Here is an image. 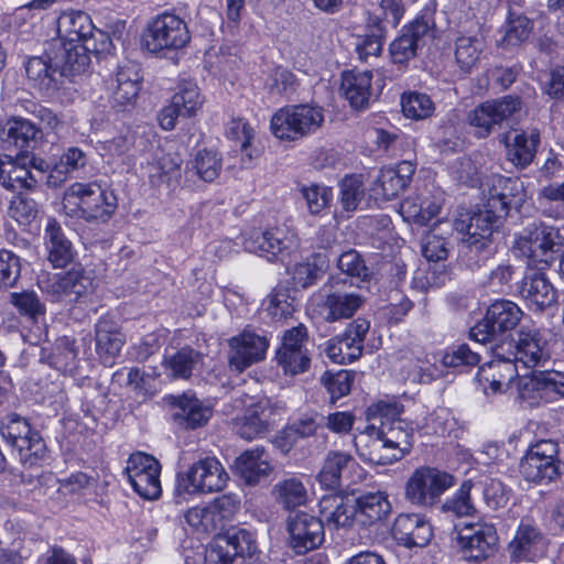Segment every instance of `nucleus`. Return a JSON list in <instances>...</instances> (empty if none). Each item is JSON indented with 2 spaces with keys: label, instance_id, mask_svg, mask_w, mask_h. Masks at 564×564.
Segmentation results:
<instances>
[{
  "label": "nucleus",
  "instance_id": "f257e3e1",
  "mask_svg": "<svg viewBox=\"0 0 564 564\" xmlns=\"http://www.w3.org/2000/svg\"><path fill=\"white\" fill-rule=\"evenodd\" d=\"M523 200V185L518 178L494 175L482 188V209L467 219H456L454 227L458 232L466 234L465 241L468 245L482 248L499 220Z\"/></svg>",
  "mask_w": 564,
  "mask_h": 564
},
{
  "label": "nucleus",
  "instance_id": "f03ea898",
  "mask_svg": "<svg viewBox=\"0 0 564 564\" xmlns=\"http://www.w3.org/2000/svg\"><path fill=\"white\" fill-rule=\"evenodd\" d=\"M64 212L87 221H106L117 208L116 196L97 183H74L64 193Z\"/></svg>",
  "mask_w": 564,
  "mask_h": 564
},
{
  "label": "nucleus",
  "instance_id": "7ed1b4c3",
  "mask_svg": "<svg viewBox=\"0 0 564 564\" xmlns=\"http://www.w3.org/2000/svg\"><path fill=\"white\" fill-rule=\"evenodd\" d=\"M324 122L323 107L302 104L279 109L271 118L270 128L280 140L296 141L316 133Z\"/></svg>",
  "mask_w": 564,
  "mask_h": 564
},
{
  "label": "nucleus",
  "instance_id": "20e7f679",
  "mask_svg": "<svg viewBox=\"0 0 564 564\" xmlns=\"http://www.w3.org/2000/svg\"><path fill=\"white\" fill-rule=\"evenodd\" d=\"M1 436L18 453L24 467H33L46 457V445L39 432L17 413L9 414L0 427Z\"/></svg>",
  "mask_w": 564,
  "mask_h": 564
},
{
  "label": "nucleus",
  "instance_id": "39448f33",
  "mask_svg": "<svg viewBox=\"0 0 564 564\" xmlns=\"http://www.w3.org/2000/svg\"><path fill=\"white\" fill-rule=\"evenodd\" d=\"M558 230L543 223L528 225L516 241V248L528 259L527 267L549 269L554 248L562 243Z\"/></svg>",
  "mask_w": 564,
  "mask_h": 564
},
{
  "label": "nucleus",
  "instance_id": "423d86ee",
  "mask_svg": "<svg viewBox=\"0 0 564 564\" xmlns=\"http://www.w3.org/2000/svg\"><path fill=\"white\" fill-rule=\"evenodd\" d=\"M191 33L186 22L178 15L164 12L154 18L143 34L145 48L151 53L177 51L186 46Z\"/></svg>",
  "mask_w": 564,
  "mask_h": 564
},
{
  "label": "nucleus",
  "instance_id": "0eeeda50",
  "mask_svg": "<svg viewBox=\"0 0 564 564\" xmlns=\"http://www.w3.org/2000/svg\"><path fill=\"white\" fill-rule=\"evenodd\" d=\"M522 105L519 97L503 96L498 99L481 102L467 115V122L474 129V135L487 138L503 122L512 121L521 111Z\"/></svg>",
  "mask_w": 564,
  "mask_h": 564
},
{
  "label": "nucleus",
  "instance_id": "6e6552de",
  "mask_svg": "<svg viewBox=\"0 0 564 564\" xmlns=\"http://www.w3.org/2000/svg\"><path fill=\"white\" fill-rule=\"evenodd\" d=\"M39 285L53 302L75 303L94 291L93 278L80 267L47 275Z\"/></svg>",
  "mask_w": 564,
  "mask_h": 564
},
{
  "label": "nucleus",
  "instance_id": "1a4fd4ad",
  "mask_svg": "<svg viewBox=\"0 0 564 564\" xmlns=\"http://www.w3.org/2000/svg\"><path fill=\"white\" fill-rule=\"evenodd\" d=\"M228 480L229 475L223 464L214 456H206L178 478V489L189 495L219 492Z\"/></svg>",
  "mask_w": 564,
  "mask_h": 564
},
{
  "label": "nucleus",
  "instance_id": "9d476101",
  "mask_svg": "<svg viewBox=\"0 0 564 564\" xmlns=\"http://www.w3.org/2000/svg\"><path fill=\"white\" fill-rule=\"evenodd\" d=\"M453 477L434 467L416 468L405 484V498L420 507L433 506L453 486Z\"/></svg>",
  "mask_w": 564,
  "mask_h": 564
},
{
  "label": "nucleus",
  "instance_id": "9b49d317",
  "mask_svg": "<svg viewBox=\"0 0 564 564\" xmlns=\"http://www.w3.org/2000/svg\"><path fill=\"white\" fill-rule=\"evenodd\" d=\"M494 359L479 367L477 379L486 395L501 394L512 388L518 387L519 379L518 366L508 356L503 345H497L491 348Z\"/></svg>",
  "mask_w": 564,
  "mask_h": 564
},
{
  "label": "nucleus",
  "instance_id": "f8f14e48",
  "mask_svg": "<svg viewBox=\"0 0 564 564\" xmlns=\"http://www.w3.org/2000/svg\"><path fill=\"white\" fill-rule=\"evenodd\" d=\"M522 315L516 303L508 300L496 301L488 307L484 319L470 328L469 337L478 344L491 343L496 336L513 329Z\"/></svg>",
  "mask_w": 564,
  "mask_h": 564
},
{
  "label": "nucleus",
  "instance_id": "ddd939ff",
  "mask_svg": "<svg viewBox=\"0 0 564 564\" xmlns=\"http://www.w3.org/2000/svg\"><path fill=\"white\" fill-rule=\"evenodd\" d=\"M547 549V536L534 520L525 518L518 524L507 552L513 563H535L546 556Z\"/></svg>",
  "mask_w": 564,
  "mask_h": 564
},
{
  "label": "nucleus",
  "instance_id": "4468645a",
  "mask_svg": "<svg viewBox=\"0 0 564 564\" xmlns=\"http://www.w3.org/2000/svg\"><path fill=\"white\" fill-rule=\"evenodd\" d=\"M454 530L464 556L469 561L481 562L492 557L498 551L499 539L496 528L486 522L456 524Z\"/></svg>",
  "mask_w": 564,
  "mask_h": 564
},
{
  "label": "nucleus",
  "instance_id": "2eb2a0df",
  "mask_svg": "<svg viewBox=\"0 0 564 564\" xmlns=\"http://www.w3.org/2000/svg\"><path fill=\"white\" fill-rule=\"evenodd\" d=\"M365 475L364 468L349 453L329 451L316 478L323 488L335 490L360 482Z\"/></svg>",
  "mask_w": 564,
  "mask_h": 564
},
{
  "label": "nucleus",
  "instance_id": "dca6fc26",
  "mask_svg": "<svg viewBox=\"0 0 564 564\" xmlns=\"http://www.w3.org/2000/svg\"><path fill=\"white\" fill-rule=\"evenodd\" d=\"M558 446L552 440H541L531 445L520 462V473L532 482L552 481L558 471Z\"/></svg>",
  "mask_w": 564,
  "mask_h": 564
},
{
  "label": "nucleus",
  "instance_id": "f3484780",
  "mask_svg": "<svg viewBox=\"0 0 564 564\" xmlns=\"http://www.w3.org/2000/svg\"><path fill=\"white\" fill-rule=\"evenodd\" d=\"M124 471L131 487L141 498L155 500L161 496V465L152 455L141 452L132 454Z\"/></svg>",
  "mask_w": 564,
  "mask_h": 564
},
{
  "label": "nucleus",
  "instance_id": "a211bd4d",
  "mask_svg": "<svg viewBox=\"0 0 564 564\" xmlns=\"http://www.w3.org/2000/svg\"><path fill=\"white\" fill-rule=\"evenodd\" d=\"M270 341L261 333L246 328L228 339V365L231 371L241 373L265 358Z\"/></svg>",
  "mask_w": 564,
  "mask_h": 564
},
{
  "label": "nucleus",
  "instance_id": "6ab92c4d",
  "mask_svg": "<svg viewBox=\"0 0 564 564\" xmlns=\"http://www.w3.org/2000/svg\"><path fill=\"white\" fill-rule=\"evenodd\" d=\"M249 401L243 415L235 419L234 429L241 438L252 441L262 437L280 413L268 398H250Z\"/></svg>",
  "mask_w": 564,
  "mask_h": 564
},
{
  "label": "nucleus",
  "instance_id": "aec40b11",
  "mask_svg": "<svg viewBox=\"0 0 564 564\" xmlns=\"http://www.w3.org/2000/svg\"><path fill=\"white\" fill-rule=\"evenodd\" d=\"M98 51V45L54 40L51 44V58L65 80L85 73L90 64V53Z\"/></svg>",
  "mask_w": 564,
  "mask_h": 564
},
{
  "label": "nucleus",
  "instance_id": "412c9836",
  "mask_svg": "<svg viewBox=\"0 0 564 564\" xmlns=\"http://www.w3.org/2000/svg\"><path fill=\"white\" fill-rule=\"evenodd\" d=\"M508 347L506 352L517 366L522 364L525 368H534L543 366L550 359L547 341L536 328L522 326L517 340L508 343Z\"/></svg>",
  "mask_w": 564,
  "mask_h": 564
},
{
  "label": "nucleus",
  "instance_id": "4be33fe9",
  "mask_svg": "<svg viewBox=\"0 0 564 564\" xmlns=\"http://www.w3.org/2000/svg\"><path fill=\"white\" fill-rule=\"evenodd\" d=\"M370 323L364 318L351 322L341 336L327 341L325 354L335 364H348L358 359L364 349Z\"/></svg>",
  "mask_w": 564,
  "mask_h": 564
},
{
  "label": "nucleus",
  "instance_id": "5701e85b",
  "mask_svg": "<svg viewBox=\"0 0 564 564\" xmlns=\"http://www.w3.org/2000/svg\"><path fill=\"white\" fill-rule=\"evenodd\" d=\"M140 66L133 62H124L108 79L110 101L115 108L126 110L133 107L141 86Z\"/></svg>",
  "mask_w": 564,
  "mask_h": 564
},
{
  "label": "nucleus",
  "instance_id": "b1692460",
  "mask_svg": "<svg viewBox=\"0 0 564 564\" xmlns=\"http://www.w3.org/2000/svg\"><path fill=\"white\" fill-rule=\"evenodd\" d=\"M242 239L246 251L258 253L269 260L296 247L295 235L281 227L269 228L262 232L253 230L249 235H243Z\"/></svg>",
  "mask_w": 564,
  "mask_h": 564
},
{
  "label": "nucleus",
  "instance_id": "393cba45",
  "mask_svg": "<svg viewBox=\"0 0 564 564\" xmlns=\"http://www.w3.org/2000/svg\"><path fill=\"white\" fill-rule=\"evenodd\" d=\"M545 270L540 267H527L519 288L521 297L536 311H543L557 301L556 291L547 279Z\"/></svg>",
  "mask_w": 564,
  "mask_h": 564
},
{
  "label": "nucleus",
  "instance_id": "a878e982",
  "mask_svg": "<svg viewBox=\"0 0 564 564\" xmlns=\"http://www.w3.org/2000/svg\"><path fill=\"white\" fill-rule=\"evenodd\" d=\"M290 546L299 554L318 547L324 541V529L321 521L308 513L297 512L288 521Z\"/></svg>",
  "mask_w": 564,
  "mask_h": 564
},
{
  "label": "nucleus",
  "instance_id": "bb28decb",
  "mask_svg": "<svg viewBox=\"0 0 564 564\" xmlns=\"http://www.w3.org/2000/svg\"><path fill=\"white\" fill-rule=\"evenodd\" d=\"M57 33L56 40L87 45H97L96 35L105 37V33L95 28L86 12L76 10H66L61 13L57 20Z\"/></svg>",
  "mask_w": 564,
  "mask_h": 564
},
{
  "label": "nucleus",
  "instance_id": "cd10ccee",
  "mask_svg": "<svg viewBox=\"0 0 564 564\" xmlns=\"http://www.w3.org/2000/svg\"><path fill=\"white\" fill-rule=\"evenodd\" d=\"M356 451L365 462L376 465H389L401 457L377 432L376 424H369L354 438Z\"/></svg>",
  "mask_w": 564,
  "mask_h": 564
},
{
  "label": "nucleus",
  "instance_id": "c85d7f7f",
  "mask_svg": "<svg viewBox=\"0 0 564 564\" xmlns=\"http://www.w3.org/2000/svg\"><path fill=\"white\" fill-rule=\"evenodd\" d=\"M40 134V130L30 120L11 118L0 130V142L4 150L15 151L20 155L35 147Z\"/></svg>",
  "mask_w": 564,
  "mask_h": 564
},
{
  "label": "nucleus",
  "instance_id": "c756f323",
  "mask_svg": "<svg viewBox=\"0 0 564 564\" xmlns=\"http://www.w3.org/2000/svg\"><path fill=\"white\" fill-rule=\"evenodd\" d=\"M392 535L399 544L405 547H422L431 541L433 532L424 516L402 513L394 520Z\"/></svg>",
  "mask_w": 564,
  "mask_h": 564
},
{
  "label": "nucleus",
  "instance_id": "7c9ffc66",
  "mask_svg": "<svg viewBox=\"0 0 564 564\" xmlns=\"http://www.w3.org/2000/svg\"><path fill=\"white\" fill-rule=\"evenodd\" d=\"M433 30L424 19H417L402 29V33L390 44L393 63L403 64L415 56L416 50L432 36Z\"/></svg>",
  "mask_w": 564,
  "mask_h": 564
},
{
  "label": "nucleus",
  "instance_id": "2f4dec72",
  "mask_svg": "<svg viewBox=\"0 0 564 564\" xmlns=\"http://www.w3.org/2000/svg\"><path fill=\"white\" fill-rule=\"evenodd\" d=\"M126 338L119 324L110 316H101L95 324V348L100 361L111 366L119 356Z\"/></svg>",
  "mask_w": 564,
  "mask_h": 564
},
{
  "label": "nucleus",
  "instance_id": "473e14b6",
  "mask_svg": "<svg viewBox=\"0 0 564 564\" xmlns=\"http://www.w3.org/2000/svg\"><path fill=\"white\" fill-rule=\"evenodd\" d=\"M25 73L33 87L46 96H51L64 84L58 68L52 62L51 47L45 55L29 58L25 64Z\"/></svg>",
  "mask_w": 564,
  "mask_h": 564
},
{
  "label": "nucleus",
  "instance_id": "72a5a7b5",
  "mask_svg": "<svg viewBox=\"0 0 564 564\" xmlns=\"http://www.w3.org/2000/svg\"><path fill=\"white\" fill-rule=\"evenodd\" d=\"M319 518L323 529H347L356 521L354 501L341 495H325L319 499Z\"/></svg>",
  "mask_w": 564,
  "mask_h": 564
},
{
  "label": "nucleus",
  "instance_id": "f704fd0d",
  "mask_svg": "<svg viewBox=\"0 0 564 564\" xmlns=\"http://www.w3.org/2000/svg\"><path fill=\"white\" fill-rule=\"evenodd\" d=\"M508 159L518 167L524 169L533 162L540 143V132L536 129L514 130L503 134Z\"/></svg>",
  "mask_w": 564,
  "mask_h": 564
},
{
  "label": "nucleus",
  "instance_id": "c9c22d12",
  "mask_svg": "<svg viewBox=\"0 0 564 564\" xmlns=\"http://www.w3.org/2000/svg\"><path fill=\"white\" fill-rule=\"evenodd\" d=\"M271 465L261 447L243 452L234 463V471L247 485L254 486L271 473Z\"/></svg>",
  "mask_w": 564,
  "mask_h": 564
},
{
  "label": "nucleus",
  "instance_id": "e433bc0d",
  "mask_svg": "<svg viewBox=\"0 0 564 564\" xmlns=\"http://www.w3.org/2000/svg\"><path fill=\"white\" fill-rule=\"evenodd\" d=\"M356 522L362 527H371L384 520L391 511V505L384 492H367L354 501Z\"/></svg>",
  "mask_w": 564,
  "mask_h": 564
},
{
  "label": "nucleus",
  "instance_id": "4c0bfd02",
  "mask_svg": "<svg viewBox=\"0 0 564 564\" xmlns=\"http://www.w3.org/2000/svg\"><path fill=\"white\" fill-rule=\"evenodd\" d=\"M44 239L48 252L47 259L54 268H65L73 261L75 254L73 243L55 219H48Z\"/></svg>",
  "mask_w": 564,
  "mask_h": 564
},
{
  "label": "nucleus",
  "instance_id": "58836bf2",
  "mask_svg": "<svg viewBox=\"0 0 564 564\" xmlns=\"http://www.w3.org/2000/svg\"><path fill=\"white\" fill-rule=\"evenodd\" d=\"M172 404L176 408L174 417L183 421L188 429H197L205 425L213 414L210 406L205 405L192 393H183L173 397Z\"/></svg>",
  "mask_w": 564,
  "mask_h": 564
},
{
  "label": "nucleus",
  "instance_id": "ea45409f",
  "mask_svg": "<svg viewBox=\"0 0 564 564\" xmlns=\"http://www.w3.org/2000/svg\"><path fill=\"white\" fill-rule=\"evenodd\" d=\"M376 430L401 458L410 453L413 445V427L410 423L404 420L381 421Z\"/></svg>",
  "mask_w": 564,
  "mask_h": 564
},
{
  "label": "nucleus",
  "instance_id": "a19ab883",
  "mask_svg": "<svg viewBox=\"0 0 564 564\" xmlns=\"http://www.w3.org/2000/svg\"><path fill=\"white\" fill-rule=\"evenodd\" d=\"M370 72H346L343 74L340 90L355 109L365 108L371 95Z\"/></svg>",
  "mask_w": 564,
  "mask_h": 564
},
{
  "label": "nucleus",
  "instance_id": "79ce46f5",
  "mask_svg": "<svg viewBox=\"0 0 564 564\" xmlns=\"http://www.w3.org/2000/svg\"><path fill=\"white\" fill-rule=\"evenodd\" d=\"M86 163L87 158L83 150L76 147L68 148L51 167L46 180L47 185L61 186L72 176L73 172L85 167Z\"/></svg>",
  "mask_w": 564,
  "mask_h": 564
},
{
  "label": "nucleus",
  "instance_id": "37998d69",
  "mask_svg": "<svg viewBox=\"0 0 564 564\" xmlns=\"http://www.w3.org/2000/svg\"><path fill=\"white\" fill-rule=\"evenodd\" d=\"M531 391H542L545 393L554 392L564 397V372L544 371L532 378L523 377V379L518 382L520 398H531Z\"/></svg>",
  "mask_w": 564,
  "mask_h": 564
},
{
  "label": "nucleus",
  "instance_id": "c03bdc74",
  "mask_svg": "<svg viewBox=\"0 0 564 564\" xmlns=\"http://www.w3.org/2000/svg\"><path fill=\"white\" fill-rule=\"evenodd\" d=\"M182 160L176 154H162L148 164V176L154 186H172L181 178Z\"/></svg>",
  "mask_w": 564,
  "mask_h": 564
},
{
  "label": "nucleus",
  "instance_id": "a18cd8bd",
  "mask_svg": "<svg viewBox=\"0 0 564 564\" xmlns=\"http://www.w3.org/2000/svg\"><path fill=\"white\" fill-rule=\"evenodd\" d=\"M485 48L481 35H463L457 37L455 44V59L464 73H470L480 61Z\"/></svg>",
  "mask_w": 564,
  "mask_h": 564
},
{
  "label": "nucleus",
  "instance_id": "49530a36",
  "mask_svg": "<svg viewBox=\"0 0 564 564\" xmlns=\"http://www.w3.org/2000/svg\"><path fill=\"white\" fill-rule=\"evenodd\" d=\"M362 302V297L356 293H330L325 300L326 319L334 322L340 318H349L359 310Z\"/></svg>",
  "mask_w": 564,
  "mask_h": 564
},
{
  "label": "nucleus",
  "instance_id": "de8ad7c7",
  "mask_svg": "<svg viewBox=\"0 0 564 564\" xmlns=\"http://www.w3.org/2000/svg\"><path fill=\"white\" fill-rule=\"evenodd\" d=\"M200 354L191 347H184L166 356L163 362L169 376L175 379H188L196 365L200 361Z\"/></svg>",
  "mask_w": 564,
  "mask_h": 564
},
{
  "label": "nucleus",
  "instance_id": "09e8293b",
  "mask_svg": "<svg viewBox=\"0 0 564 564\" xmlns=\"http://www.w3.org/2000/svg\"><path fill=\"white\" fill-rule=\"evenodd\" d=\"M0 181L6 188L11 191L32 189L37 183L28 167L11 160L0 161Z\"/></svg>",
  "mask_w": 564,
  "mask_h": 564
},
{
  "label": "nucleus",
  "instance_id": "8fccbe9b",
  "mask_svg": "<svg viewBox=\"0 0 564 564\" xmlns=\"http://www.w3.org/2000/svg\"><path fill=\"white\" fill-rule=\"evenodd\" d=\"M227 138L240 143V150L242 152L241 163L249 167L252 162V150L251 141L254 138L253 128L242 118H232L226 128Z\"/></svg>",
  "mask_w": 564,
  "mask_h": 564
},
{
  "label": "nucleus",
  "instance_id": "3c124183",
  "mask_svg": "<svg viewBox=\"0 0 564 564\" xmlns=\"http://www.w3.org/2000/svg\"><path fill=\"white\" fill-rule=\"evenodd\" d=\"M273 494L278 502L286 509L302 506L307 500V490L305 486L295 477L279 481L274 486Z\"/></svg>",
  "mask_w": 564,
  "mask_h": 564
},
{
  "label": "nucleus",
  "instance_id": "603ef678",
  "mask_svg": "<svg viewBox=\"0 0 564 564\" xmlns=\"http://www.w3.org/2000/svg\"><path fill=\"white\" fill-rule=\"evenodd\" d=\"M533 30V23L522 14L510 13L506 25L505 35L499 41L502 47L518 46L529 39Z\"/></svg>",
  "mask_w": 564,
  "mask_h": 564
},
{
  "label": "nucleus",
  "instance_id": "864d4df0",
  "mask_svg": "<svg viewBox=\"0 0 564 564\" xmlns=\"http://www.w3.org/2000/svg\"><path fill=\"white\" fill-rule=\"evenodd\" d=\"M401 107L405 117L423 120L431 117L435 106L426 94L411 91L402 95Z\"/></svg>",
  "mask_w": 564,
  "mask_h": 564
},
{
  "label": "nucleus",
  "instance_id": "5fc2aeb1",
  "mask_svg": "<svg viewBox=\"0 0 564 564\" xmlns=\"http://www.w3.org/2000/svg\"><path fill=\"white\" fill-rule=\"evenodd\" d=\"M405 189V185L398 178L392 167L383 169L376 178L371 193L375 199L390 200Z\"/></svg>",
  "mask_w": 564,
  "mask_h": 564
},
{
  "label": "nucleus",
  "instance_id": "6e6d98bb",
  "mask_svg": "<svg viewBox=\"0 0 564 564\" xmlns=\"http://www.w3.org/2000/svg\"><path fill=\"white\" fill-rule=\"evenodd\" d=\"M224 534L236 557L253 558L258 554V545L252 532L241 528H231Z\"/></svg>",
  "mask_w": 564,
  "mask_h": 564
},
{
  "label": "nucleus",
  "instance_id": "4d7b16f0",
  "mask_svg": "<svg viewBox=\"0 0 564 564\" xmlns=\"http://www.w3.org/2000/svg\"><path fill=\"white\" fill-rule=\"evenodd\" d=\"M473 488L474 485L470 480L464 481L458 490L444 502L443 511L455 517L471 516L476 510L470 498Z\"/></svg>",
  "mask_w": 564,
  "mask_h": 564
},
{
  "label": "nucleus",
  "instance_id": "13d9d810",
  "mask_svg": "<svg viewBox=\"0 0 564 564\" xmlns=\"http://www.w3.org/2000/svg\"><path fill=\"white\" fill-rule=\"evenodd\" d=\"M191 167L205 182L216 180L221 170V159L210 150H200L191 162Z\"/></svg>",
  "mask_w": 564,
  "mask_h": 564
},
{
  "label": "nucleus",
  "instance_id": "bf43d9fd",
  "mask_svg": "<svg viewBox=\"0 0 564 564\" xmlns=\"http://www.w3.org/2000/svg\"><path fill=\"white\" fill-rule=\"evenodd\" d=\"M172 101L182 111L183 117H191L203 105V98L195 83L186 82L180 86V89L172 97Z\"/></svg>",
  "mask_w": 564,
  "mask_h": 564
},
{
  "label": "nucleus",
  "instance_id": "052dcab7",
  "mask_svg": "<svg viewBox=\"0 0 564 564\" xmlns=\"http://www.w3.org/2000/svg\"><path fill=\"white\" fill-rule=\"evenodd\" d=\"M184 518L189 527L200 533H212L220 528L209 503L189 508Z\"/></svg>",
  "mask_w": 564,
  "mask_h": 564
},
{
  "label": "nucleus",
  "instance_id": "680f3d73",
  "mask_svg": "<svg viewBox=\"0 0 564 564\" xmlns=\"http://www.w3.org/2000/svg\"><path fill=\"white\" fill-rule=\"evenodd\" d=\"M306 202L308 212L312 215H319L324 209L330 206L333 200V189L325 185L311 184L302 186L300 189Z\"/></svg>",
  "mask_w": 564,
  "mask_h": 564
},
{
  "label": "nucleus",
  "instance_id": "e2e57ef3",
  "mask_svg": "<svg viewBox=\"0 0 564 564\" xmlns=\"http://www.w3.org/2000/svg\"><path fill=\"white\" fill-rule=\"evenodd\" d=\"M340 205L347 213L355 212L364 197L362 182L359 176H346L339 184Z\"/></svg>",
  "mask_w": 564,
  "mask_h": 564
},
{
  "label": "nucleus",
  "instance_id": "0e129e2a",
  "mask_svg": "<svg viewBox=\"0 0 564 564\" xmlns=\"http://www.w3.org/2000/svg\"><path fill=\"white\" fill-rule=\"evenodd\" d=\"M240 503L239 496L232 492L224 494L209 502L220 528L235 518L240 509Z\"/></svg>",
  "mask_w": 564,
  "mask_h": 564
},
{
  "label": "nucleus",
  "instance_id": "69168bd1",
  "mask_svg": "<svg viewBox=\"0 0 564 564\" xmlns=\"http://www.w3.org/2000/svg\"><path fill=\"white\" fill-rule=\"evenodd\" d=\"M20 275V258L10 250H0V286L4 289L13 288Z\"/></svg>",
  "mask_w": 564,
  "mask_h": 564
},
{
  "label": "nucleus",
  "instance_id": "338daca9",
  "mask_svg": "<svg viewBox=\"0 0 564 564\" xmlns=\"http://www.w3.org/2000/svg\"><path fill=\"white\" fill-rule=\"evenodd\" d=\"M276 360L284 373L291 376L305 372L311 364L307 350H278Z\"/></svg>",
  "mask_w": 564,
  "mask_h": 564
},
{
  "label": "nucleus",
  "instance_id": "774afa93",
  "mask_svg": "<svg viewBox=\"0 0 564 564\" xmlns=\"http://www.w3.org/2000/svg\"><path fill=\"white\" fill-rule=\"evenodd\" d=\"M354 376L348 370H340L335 373L325 372L322 382L330 394L332 402L348 394L351 389Z\"/></svg>",
  "mask_w": 564,
  "mask_h": 564
}]
</instances>
